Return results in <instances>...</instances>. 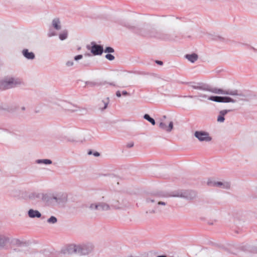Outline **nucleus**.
Instances as JSON below:
<instances>
[{
	"mask_svg": "<svg viewBox=\"0 0 257 257\" xmlns=\"http://www.w3.org/2000/svg\"><path fill=\"white\" fill-rule=\"evenodd\" d=\"M22 83L21 79L13 77H6L1 81V88L4 89H8Z\"/></svg>",
	"mask_w": 257,
	"mask_h": 257,
	"instance_id": "nucleus-1",
	"label": "nucleus"
},
{
	"mask_svg": "<svg viewBox=\"0 0 257 257\" xmlns=\"http://www.w3.org/2000/svg\"><path fill=\"white\" fill-rule=\"evenodd\" d=\"M122 94L123 95H127L128 94V93L127 92V91L124 90V91H122Z\"/></svg>",
	"mask_w": 257,
	"mask_h": 257,
	"instance_id": "nucleus-36",
	"label": "nucleus"
},
{
	"mask_svg": "<svg viewBox=\"0 0 257 257\" xmlns=\"http://www.w3.org/2000/svg\"><path fill=\"white\" fill-rule=\"evenodd\" d=\"M57 218L54 216H51L47 220V222L49 224H55L57 222Z\"/></svg>",
	"mask_w": 257,
	"mask_h": 257,
	"instance_id": "nucleus-26",
	"label": "nucleus"
},
{
	"mask_svg": "<svg viewBox=\"0 0 257 257\" xmlns=\"http://www.w3.org/2000/svg\"><path fill=\"white\" fill-rule=\"evenodd\" d=\"M116 95L119 97L121 96V93H120V92L119 91H117L116 92Z\"/></svg>",
	"mask_w": 257,
	"mask_h": 257,
	"instance_id": "nucleus-34",
	"label": "nucleus"
},
{
	"mask_svg": "<svg viewBox=\"0 0 257 257\" xmlns=\"http://www.w3.org/2000/svg\"><path fill=\"white\" fill-rule=\"evenodd\" d=\"M36 163L38 164H44L45 165L51 164L52 162L49 159H38L36 161Z\"/></svg>",
	"mask_w": 257,
	"mask_h": 257,
	"instance_id": "nucleus-24",
	"label": "nucleus"
},
{
	"mask_svg": "<svg viewBox=\"0 0 257 257\" xmlns=\"http://www.w3.org/2000/svg\"><path fill=\"white\" fill-rule=\"evenodd\" d=\"M67 200V195L64 193H58L56 195L50 196L47 201L51 203L62 204L65 203Z\"/></svg>",
	"mask_w": 257,
	"mask_h": 257,
	"instance_id": "nucleus-4",
	"label": "nucleus"
},
{
	"mask_svg": "<svg viewBox=\"0 0 257 257\" xmlns=\"http://www.w3.org/2000/svg\"><path fill=\"white\" fill-rule=\"evenodd\" d=\"M88 207L92 211L97 210L98 211H107L110 208L109 205L104 202L91 203Z\"/></svg>",
	"mask_w": 257,
	"mask_h": 257,
	"instance_id": "nucleus-5",
	"label": "nucleus"
},
{
	"mask_svg": "<svg viewBox=\"0 0 257 257\" xmlns=\"http://www.w3.org/2000/svg\"><path fill=\"white\" fill-rule=\"evenodd\" d=\"M65 65L67 67H70L74 66V61L73 60H68L65 63Z\"/></svg>",
	"mask_w": 257,
	"mask_h": 257,
	"instance_id": "nucleus-28",
	"label": "nucleus"
},
{
	"mask_svg": "<svg viewBox=\"0 0 257 257\" xmlns=\"http://www.w3.org/2000/svg\"><path fill=\"white\" fill-rule=\"evenodd\" d=\"M209 100L217 102H232L235 103L237 101L236 99H234L229 97H222L218 96H211Z\"/></svg>",
	"mask_w": 257,
	"mask_h": 257,
	"instance_id": "nucleus-8",
	"label": "nucleus"
},
{
	"mask_svg": "<svg viewBox=\"0 0 257 257\" xmlns=\"http://www.w3.org/2000/svg\"><path fill=\"white\" fill-rule=\"evenodd\" d=\"M21 110H23V111H24V110H25L26 109V108H25V106H22V107H21Z\"/></svg>",
	"mask_w": 257,
	"mask_h": 257,
	"instance_id": "nucleus-39",
	"label": "nucleus"
},
{
	"mask_svg": "<svg viewBox=\"0 0 257 257\" xmlns=\"http://www.w3.org/2000/svg\"><path fill=\"white\" fill-rule=\"evenodd\" d=\"M194 136L200 142H208L212 140V138L209 136V134L205 131H196L194 133Z\"/></svg>",
	"mask_w": 257,
	"mask_h": 257,
	"instance_id": "nucleus-6",
	"label": "nucleus"
},
{
	"mask_svg": "<svg viewBox=\"0 0 257 257\" xmlns=\"http://www.w3.org/2000/svg\"><path fill=\"white\" fill-rule=\"evenodd\" d=\"M188 97L190 98H197L200 101H204L206 100H209L210 96H208L207 94L204 93H198L197 95H190Z\"/></svg>",
	"mask_w": 257,
	"mask_h": 257,
	"instance_id": "nucleus-14",
	"label": "nucleus"
},
{
	"mask_svg": "<svg viewBox=\"0 0 257 257\" xmlns=\"http://www.w3.org/2000/svg\"><path fill=\"white\" fill-rule=\"evenodd\" d=\"M91 44L92 45L90 49L91 52L94 55H99L102 53L103 49L102 46L97 45L94 42H91Z\"/></svg>",
	"mask_w": 257,
	"mask_h": 257,
	"instance_id": "nucleus-13",
	"label": "nucleus"
},
{
	"mask_svg": "<svg viewBox=\"0 0 257 257\" xmlns=\"http://www.w3.org/2000/svg\"><path fill=\"white\" fill-rule=\"evenodd\" d=\"M107 84L109 85L115 86V84L113 82H112V83H107Z\"/></svg>",
	"mask_w": 257,
	"mask_h": 257,
	"instance_id": "nucleus-38",
	"label": "nucleus"
},
{
	"mask_svg": "<svg viewBox=\"0 0 257 257\" xmlns=\"http://www.w3.org/2000/svg\"><path fill=\"white\" fill-rule=\"evenodd\" d=\"M87 49H90V48H89V46H87Z\"/></svg>",
	"mask_w": 257,
	"mask_h": 257,
	"instance_id": "nucleus-46",
	"label": "nucleus"
},
{
	"mask_svg": "<svg viewBox=\"0 0 257 257\" xmlns=\"http://www.w3.org/2000/svg\"><path fill=\"white\" fill-rule=\"evenodd\" d=\"M159 126L162 130L167 133H170L173 128V122L170 121L168 123H167V122L161 121Z\"/></svg>",
	"mask_w": 257,
	"mask_h": 257,
	"instance_id": "nucleus-12",
	"label": "nucleus"
},
{
	"mask_svg": "<svg viewBox=\"0 0 257 257\" xmlns=\"http://www.w3.org/2000/svg\"><path fill=\"white\" fill-rule=\"evenodd\" d=\"M95 157H98L100 154L98 152H95L94 153H93V154Z\"/></svg>",
	"mask_w": 257,
	"mask_h": 257,
	"instance_id": "nucleus-35",
	"label": "nucleus"
},
{
	"mask_svg": "<svg viewBox=\"0 0 257 257\" xmlns=\"http://www.w3.org/2000/svg\"><path fill=\"white\" fill-rule=\"evenodd\" d=\"M105 58L110 61H112L114 59V57L110 54H106L105 55Z\"/></svg>",
	"mask_w": 257,
	"mask_h": 257,
	"instance_id": "nucleus-30",
	"label": "nucleus"
},
{
	"mask_svg": "<svg viewBox=\"0 0 257 257\" xmlns=\"http://www.w3.org/2000/svg\"><path fill=\"white\" fill-rule=\"evenodd\" d=\"M68 32L66 30L62 31L59 35V38L60 40L64 41L68 38Z\"/></svg>",
	"mask_w": 257,
	"mask_h": 257,
	"instance_id": "nucleus-23",
	"label": "nucleus"
},
{
	"mask_svg": "<svg viewBox=\"0 0 257 257\" xmlns=\"http://www.w3.org/2000/svg\"><path fill=\"white\" fill-rule=\"evenodd\" d=\"M157 257H167V256L166 255H159V256H158Z\"/></svg>",
	"mask_w": 257,
	"mask_h": 257,
	"instance_id": "nucleus-40",
	"label": "nucleus"
},
{
	"mask_svg": "<svg viewBox=\"0 0 257 257\" xmlns=\"http://www.w3.org/2000/svg\"><path fill=\"white\" fill-rule=\"evenodd\" d=\"M61 253L68 255H77V244H72L68 245L62 249Z\"/></svg>",
	"mask_w": 257,
	"mask_h": 257,
	"instance_id": "nucleus-9",
	"label": "nucleus"
},
{
	"mask_svg": "<svg viewBox=\"0 0 257 257\" xmlns=\"http://www.w3.org/2000/svg\"><path fill=\"white\" fill-rule=\"evenodd\" d=\"M133 146H134V143H133V142H131V143H130L127 144V147L128 148H131V147H132Z\"/></svg>",
	"mask_w": 257,
	"mask_h": 257,
	"instance_id": "nucleus-33",
	"label": "nucleus"
},
{
	"mask_svg": "<svg viewBox=\"0 0 257 257\" xmlns=\"http://www.w3.org/2000/svg\"><path fill=\"white\" fill-rule=\"evenodd\" d=\"M83 58L82 55H78L74 57V60L76 61H77Z\"/></svg>",
	"mask_w": 257,
	"mask_h": 257,
	"instance_id": "nucleus-31",
	"label": "nucleus"
},
{
	"mask_svg": "<svg viewBox=\"0 0 257 257\" xmlns=\"http://www.w3.org/2000/svg\"><path fill=\"white\" fill-rule=\"evenodd\" d=\"M170 196L172 197L185 198L188 199H192L196 197V194L193 191H187L184 192H178L173 193V194H171Z\"/></svg>",
	"mask_w": 257,
	"mask_h": 257,
	"instance_id": "nucleus-7",
	"label": "nucleus"
},
{
	"mask_svg": "<svg viewBox=\"0 0 257 257\" xmlns=\"http://www.w3.org/2000/svg\"><path fill=\"white\" fill-rule=\"evenodd\" d=\"M185 57L192 63L194 62L198 59V56L196 54L186 55Z\"/></svg>",
	"mask_w": 257,
	"mask_h": 257,
	"instance_id": "nucleus-22",
	"label": "nucleus"
},
{
	"mask_svg": "<svg viewBox=\"0 0 257 257\" xmlns=\"http://www.w3.org/2000/svg\"><path fill=\"white\" fill-rule=\"evenodd\" d=\"M156 63L159 65H162L163 62L161 61H156Z\"/></svg>",
	"mask_w": 257,
	"mask_h": 257,
	"instance_id": "nucleus-37",
	"label": "nucleus"
},
{
	"mask_svg": "<svg viewBox=\"0 0 257 257\" xmlns=\"http://www.w3.org/2000/svg\"><path fill=\"white\" fill-rule=\"evenodd\" d=\"M190 86L194 89L201 90L204 91L209 90V89L207 88V87L202 83H191L190 84Z\"/></svg>",
	"mask_w": 257,
	"mask_h": 257,
	"instance_id": "nucleus-16",
	"label": "nucleus"
},
{
	"mask_svg": "<svg viewBox=\"0 0 257 257\" xmlns=\"http://www.w3.org/2000/svg\"><path fill=\"white\" fill-rule=\"evenodd\" d=\"M166 205V203L164 201H159L157 203V206H156L155 209L152 210L150 211V213H155L157 212H160L162 211L161 208L159 207L160 205L165 206Z\"/></svg>",
	"mask_w": 257,
	"mask_h": 257,
	"instance_id": "nucleus-20",
	"label": "nucleus"
},
{
	"mask_svg": "<svg viewBox=\"0 0 257 257\" xmlns=\"http://www.w3.org/2000/svg\"><path fill=\"white\" fill-rule=\"evenodd\" d=\"M231 111V110L230 109H224L220 110L219 112V115L217 116V121L219 122H223L225 120L224 117V115H225L228 112H230Z\"/></svg>",
	"mask_w": 257,
	"mask_h": 257,
	"instance_id": "nucleus-15",
	"label": "nucleus"
},
{
	"mask_svg": "<svg viewBox=\"0 0 257 257\" xmlns=\"http://www.w3.org/2000/svg\"><path fill=\"white\" fill-rule=\"evenodd\" d=\"M15 243L18 245H21L24 243L19 239H16L15 240Z\"/></svg>",
	"mask_w": 257,
	"mask_h": 257,
	"instance_id": "nucleus-32",
	"label": "nucleus"
},
{
	"mask_svg": "<svg viewBox=\"0 0 257 257\" xmlns=\"http://www.w3.org/2000/svg\"><path fill=\"white\" fill-rule=\"evenodd\" d=\"M144 118L147 120L148 121H149L150 123H151V124L152 125H155L156 122H155V120L154 118H152L151 117H150V116L148 114H145L144 115Z\"/></svg>",
	"mask_w": 257,
	"mask_h": 257,
	"instance_id": "nucleus-25",
	"label": "nucleus"
},
{
	"mask_svg": "<svg viewBox=\"0 0 257 257\" xmlns=\"http://www.w3.org/2000/svg\"><path fill=\"white\" fill-rule=\"evenodd\" d=\"M60 105L65 110L71 112L77 111L79 110V108L76 105L66 101H62Z\"/></svg>",
	"mask_w": 257,
	"mask_h": 257,
	"instance_id": "nucleus-11",
	"label": "nucleus"
},
{
	"mask_svg": "<svg viewBox=\"0 0 257 257\" xmlns=\"http://www.w3.org/2000/svg\"><path fill=\"white\" fill-rule=\"evenodd\" d=\"M109 103V98L107 97L105 99L102 100L101 102L99 104V108L101 110H103L106 109L107 107L108 104Z\"/></svg>",
	"mask_w": 257,
	"mask_h": 257,
	"instance_id": "nucleus-21",
	"label": "nucleus"
},
{
	"mask_svg": "<svg viewBox=\"0 0 257 257\" xmlns=\"http://www.w3.org/2000/svg\"><path fill=\"white\" fill-rule=\"evenodd\" d=\"M43 199H44L45 200H46V198H45V197H44Z\"/></svg>",
	"mask_w": 257,
	"mask_h": 257,
	"instance_id": "nucleus-45",
	"label": "nucleus"
},
{
	"mask_svg": "<svg viewBox=\"0 0 257 257\" xmlns=\"http://www.w3.org/2000/svg\"><path fill=\"white\" fill-rule=\"evenodd\" d=\"M52 24L53 27L57 30H60L61 29V22L58 18L54 19Z\"/></svg>",
	"mask_w": 257,
	"mask_h": 257,
	"instance_id": "nucleus-19",
	"label": "nucleus"
},
{
	"mask_svg": "<svg viewBox=\"0 0 257 257\" xmlns=\"http://www.w3.org/2000/svg\"><path fill=\"white\" fill-rule=\"evenodd\" d=\"M149 201L154 202V200H148V202H149Z\"/></svg>",
	"mask_w": 257,
	"mask_h": 257,
	"instance_id": "nucleus-42",
	"label": "nucleus"
},
{
	"mask_svg": "<svg viewBox=\"0 0 257 257\" xmlns=\"http://www.w3.org/2000/svg\"><path fill=\"white\" fill-rule=\"evenodd\" d=\"M54 35H55L54 34H52L51 35H50V34L49 35V37H51V36H54Z\"/></svg>",
	"mask_w": 257,
	"mask_h": 257,
	"instance_id": "nucleus-41",
	"label": "nucleus"
},
{
	"mask_svg": "<svg viewBox=\"0 0 257 257\" xmlns=\"http://www.w3.org/2000/svg\"><path fill=\"white\" fill-rule=\"evenodd\" d=\"M207 184L210 186L217 187L222 189H228L230 186V183L226 181H208Z\"/></svg>",
	"mask_w": 257,
	"mask_h": 257,
	"instance_id": "nucleus-10",
	"label": "nucleus"
},
{
	"mask_svg": "<svg viewBox=\"0 0 257 257\" xmlns=\"http://www.w3.org/2000/svg\"><path fill=\"white\" fill-rule=\"evenodd\" d=\"M93 248L94 246L91 243L77 244V255L80 256H86L93 251Z\"/></svg>",
	"mask_w": 257,
	"mask_h": 257,
	"instance_id": "nucleus-2",
	"label": "nucleus"
},
{
	"mask_svg": "<svg viewBox=\"0 0 257 257\" xmlns=\"http://www.w3.org/2000/svg\"><path fill=\"white\" fill-rule=\"evenodd\" d=\"M91 153H92L91 151H90V152L88 153V154H89V155H90V154H91Z\"/></svg>",
	"mask_w": 257,
	"mask_h": 257,
	"instance_id": "nucleus-43",
	"label": "nucleus"
},
{
	"mask_svg": "<svg viewBox=\"0 0 257 257\" xmlns=\"http://www.w3.org/2000/svg\"><path fill=\"white\" fill-rule=\"evenodd\" d=\"M8 241V238L4 236L0 235V246H4Z\"/></svg>",
	"mask_w": 257,
	"mask_h": 257,
	"instance_id": "nucleus-27",
	"label": "nucleus"
},
{
	"mask_svg": "<svg viewBox=\"0 0 257 257\" xmlns=\"http://www.w3.org/2000/svg\"><path fill=\"white\" fill-rule=\"evenodd\" d=\"M209 91H211L212 93L218 94H222V95H229L231 96H243V95L238 92V91L236 89H227L224 90L220 88H215L212 89H209Z\"/></svg>",
	"mask_w": 257,
	"mask_h": 257,
	"instance_id": "nucleus-3",
	"label": "nucleus"
},
{
	"mask_svg": "<svg viewBox=\"0 0 257 257\" xmlns=\"http://www.w3.org/2000/svg\"><path fill=\"white\" fill-rule=\"evenodd\" d=\"M28 216L30 218H40L41 216V213L37 210L30 209L28 212Z\"/></svg>",
	"mask_w": 257,
	"mask_h": 257,
	"instance_id": "nucleus-18",
	"label": "nucleus"
},
{
	"mask_svg": "<svg viewBox=\"0 0 257 257\" xmlns=\"http://www.w3.org/2000/svg\"><path fill=\"white\" fill-rule=\"evenodd\" d=\"M105 53H113L114 52V49L110 47H107L104 50Z\"/></svg>",
	"mask_w": 257,
	"mask_h": 257,
	"instance_id": "nucleus-29",
	"label": "nucleus"
},
{
	"mask_svg": "<svg viewBox=\"0 0 257 257\" xmlns=\"http://www.w3.org/2000/svg\"><path fill=\"white\" fill-rule=\"evenodd\" d=\"M163 117H164V118H166V116L165 115H164V116H163Z\"/></svg>",
	"mask_w": 257,
	"mask_h": 257,
	"instance_id": "nucleus-44",
	"label": "nucleus"
},
{
	"mask_svg": "<svg viewBox=\"0 0 257 257\" xmlns=\"http://www.w3.org/2000/svg\"><path fill=\"white\" fill-rule=\"evenodd\" d=\"M128 257H132V256H128Z\"/></svg>",
	"mask_w": 257,
	"mask_h": 257,
	"instance_id": "nucleus-47",
	"label": "nucleus"
},
{
	"mask_svg": "<svg viewBox=\"0 0 257 257\" xmlns=\"http://www.w3.org/2000/svg\"><path fill=\"white\" fill-rule=\"evenodd\" d=\"M23 56L27 59L33 60L35 58V55L32 52H29L28 49H24L22 51Z\"/></svg>",
	"mask_w": 257,
	"mask_h": 257,
	"instance_id": "nucleus-17",
	"label": "nucleus"
}]
</instances>
